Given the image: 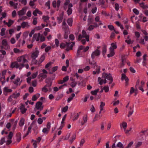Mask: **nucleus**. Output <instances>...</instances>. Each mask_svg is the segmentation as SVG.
I'll use <instances>...</instances> for the list:
<instances>
[{
	"label": "nucleus",
	"mask_w": 148,
	"mask_h": 148,
	"mask_svg": "<svg viewBox=\"0 0 148 148\" xmlns=\"http://www.w3.org/2000/svg\"><path fill=\"white\" fill-rule=\"evenodd\" d=\"M78 40L80 41L82 44L85 45L86 41H89V36L87 35L86 32L83 30L82 31V34L79 35Z\"/></svg>",
	"instance_id": "obj_1"
},
{
	"label": "nucleus",
	"mask_w": 148,
	"mask_h": 148,
	"mask_svg": "<svg viewBox=\"0 0 148 148\" xmlns=\"http://www.w3.org/2000/svg\"><path fill=\"white\" fill-rule=\"evenodd\" d=\"M27 55H25L18 57L17 61L19 64L21 69L24 66V64L27 62L28 60L26 59Z\"/></svg>",
	"instance_id": "obj_2"
},
{
	"label": "nucleus",
	"mask_w": 148,
	"mask_h": 148,
	"mask_svg": "<svg viewBox=\"0 0 148 148\" xmlns=\"http://www.w3.org/2000/svg\"><path fill=\"white\" fill-rule=\"evenodd\" d=\"M103 77H104L106 79H107L110 81L109 84H110L112 83L113 81L112 77L110 74H107L105 73H103Z\"/></svg>",
	"instance_id": "obj_3"
},
{
	"label": "nucleus",
	"mask_w": 148,
	"mask_h": 148,
	"mask_svg": "<svg viewBox=\"0 0 148 148\" xmlns=\"http://www.w3.org/2000/svg\"><path fill=\"white\" fill-rule=\"evenodd\" d=\"M121 80L122 81L125 80V86L127 87L129 85V78L126 76V75L125 73H122L121 74Z\"/></svg>",
	"instance_id": "obj_4"
},
{
	"label": "nucleus",
	"mask_w": 148,
	"mask_h": 148,
	"mask_svg": "<svg viewBox=\"0 0 148 148\" xmlns=\"http://www.w3.org/2000/svg\"><path fill=\"white\" fill-rule=\"evenodd\" d=\"M43 106L42 105V103L41 102L38 101L36 103L34 109L35 110L36 109L41 111L43 110Z\"/></svg>",
	"instance_id": "obj_5"
},
{
	"label": "nucleus",
	"mask_w": 148,
	"mask_h": 148,
	"mask_svg": "<svg viewBox=\"0 0 148 148\" xmlns=\"http://www.w3.org/2000/svg\"><path fill=\"white\" fill-rule=\"evenodd\" d=\"M10 67L12 68H16V69H18L20 70H21L22 69L19 64L17 61V62H12Z\"/></svg>",
	"instance_id": "obj_6"
},
{
	"label": "nucleus",
	"mask_w": 148,
	"mask_h": 148,
	"mask_svg": "<svg viewBox=\"0 0 148 148\" xmlns=\"http://www.w3.org/2000/svg\"><path fill=\"white\" fill-rule=\"evenodd\" d=\"M39 53V51L38 50L37 48H36L35 51L33 52L31 55V57L33 59H36L38 56Z\"/></svg>",
	"instance_id": "obj_7"
},
{
	"label": "nucleus",
	"mask_w": 148,
	"mask_h": 148,
	"mask_svg": "<svg viewBox=\"0 0 148 148\" xmlns=\"http://www.w3.org/2000/svg\"><path fill=\"white\" fill-rule=\"evenodd\" d=\"M51 125L50 122H48L47 125V128H44L42 130V132L45 134H48L51 128Z\"/></svg>",
	"instance_id": "obj_8"
},
{
	"label": "nucleus",
	"mask_w": 148,
	"mask_h": 148,
	"mask_svg": "<svg viewBox=\"0 0 148 148\" xmlns=\"http://www.w3.org/2000/svg\"><path fill=\"white\" fill-rule=\"evenodd\" d=\"M100 53V51L98 49L93 51L91 54V58L92 59L95 58V57L99 56Z\"/></svg>",
	"instance_id": "obj_9"
},
{
	"label": "nucleus",
	"mask_w": 148,
	"mask_h": 148,
	"mask_svg": "<svg viewBox=\"0 0 148 148\" xmlns=\"http://www.w3.org/2000/svg\"><path fill=\"white\" fill-rule=\"evenodd\" d=\"M13 134L12 132H10L7 137V140L6 141V144L9 145L12 143L11 139L13 136Z\"/></svg>",
	"instance_id": "obj_10"
},
{
	"label": "nucleus",
	"mask_w": 148,
	"mask_h": 148,
	"mask_svg": "<svg viewBox=\"0 0 148 148\" xmlns=\"http://www.w3.org/2000/svg\"><path fill=\"white\" fill-rule=\"evenodd\" d=\"M73 7V5L72 3H70L68 5L67 7L66 8L64 9L66 10V8H68V10L67 11V14L69 15H71L72 12V10L71 8Z\"/></svg>",
	"instance_id": "obj_11"
},
{
	"label": "nucleus",
	"mask_w": 148,
	"mask_h": 148,
	"mask_svg": "<svg viewBox=\"0 0 148 148\" xmlns=\"http://www.w3.org/2000/svg\"><path fill=\"white\" fill-rule=\"evenodd\" d=\"M27 10V8L24 7L22 10L18 11L17 12L19 16H21L24 15L25 14Z\"/></svg>",
	"instance_id": "obj_12"
},
{
	"label": "nucleus",
	"mask_w": 148,
	"mask_h": 148,
	"mask_svg": "<svg viewBox=\"0 0 148 148\" xmlns=\"http://www.w3.org/2000/svg\"><path fill=\"white\" fill-rule=\"evenodd\" d=\"M22 81L20 79L17 77L13 81L14 84L16 86H19L21 83Z\"/></svg>",
	"instance_id": "obj_13"
},
{
	"label": "nucleus",
	"mask_w": 148,
	"mask_h": 148,
	"mask_svg": "<svg viewBox=\"0 0 148 148\" xmlns=\"http://www.w3.org/2000/svg\"><path fill=\"white\" fill-rule=\"evenodd\" d=\"M2 44L5 49H8L10 46L8 45L7 40L5 39L3 40L2 42Z\"/></svg>",
	"instance_id": "obj_14"
},
{
	"label": "nucleus",
	"mask_w": 148,
	"mask_h": 148,
	"mask_svg": "<svg viewBox=\"0 0 148 148\" xmlns=\"http://www.w3.org/2000/svg\"><path fill=\"white\" fill-rule=\"evenodd\" d=\"M21 26L23 28H28L30 26L28 22L24 21L21 23Z\"/></svg>",
	"instance_id": "obj_15"
},
{
	"label": "nucleus",
	"mask_w": 148,
	"mask_h": 148,
	"mask_svg": "<svg viewBox=\"0 0 148 148\" xmlns=\"http://www.w3.org/2000/svg\"><path fill=\"white\" fill-rule=\"evenodd\" d=\"M41 34L40 33L35 34H34L33 38L34 39H36V41H38L40 40Z\"/></svg>",
	"instance_id": "obj_16"
},
{
	"label": "nucleus",
	"mask_w": 148,
	"mask_h": 148,
	"mask_svg": "<svg viewBox=\"0 0 148 148\" xmlns=\"http://www.w3.org/2000/svg\"><path fill=\"white\" fill-rule=\"evenodd\" d=\"M19 108L20 111L22 114L25 113L27 110V109L25 108V106L23 104H21V106L19 107Z\"/></svg>",
	"instance_id": "obj_17"
},
{
	"label": "nucleus",
	"mask_w": 148,
	"mask_h": 148,
	"mask_svg": "<svg viewBox=\"0 0 148 148\" xmlns=\"http://www.w3.org/2000/svg\"><path fill=\"white\" fill-rule=\"evenodd\" d=\"M12 96H13V98L16 99L19 97L20 95V93L19 92H18L17 91H15L12 95Z\"/></svg>",
	"instance_id": "obj_18"
},
{
	"label": "nucleus",
	"mask_w": 148,
	"mask_h": 148,
	"mask_svg": "<svg viewBox=\"0 0 148 148\" xmlns=\"http://www.w3.org/2000/svg\"><path fill=\"white\" fill-rule=\"evenodd\" d=\"M21 41V39H20L18 40V43L16 45V47H20L21 46H23L25 43V41L24 39L22 41Z\"/></svg>",
	"instance_id": "obj_19"
},
{
	"label": "nucleus",
	"mask_w": 148,
	"mask_h": 148,
	"mask_svg": "<svg viewBox=\"0 0 148 148\" xmlns=\"http://www.w3.org/2000/svg\"><path fill=\"white\" fill-rule=\"evenodd\" d=\"M88 120L87 116V115H85L83 117L82 120L81 122L82 125H83L87 122Z\"/></svg>",
	"instance_id": "obj_20"
},
{
	"label": "nucleus",
	"mask_w": 148,
	"mask_h": 148,
	"mask_svg": "<svg viewBox=\"0 0 148 148\" xmlns=\"http://www.w3.org/2000/svg\"><path fill=\"white\" fill-rule=\"evenodd\" d=\"M110 53L107 55V56L108 58L113 56L114 54V50L111 47L110 48Z\"/></svg>",
	"instance_id": "obj_21"
},
{
	"label": "nucleus",
	"mask_w": 148,
	"mask_h": 148,
	"mask_svg": "<svg viewBox=\"0 0 148 148\" xmlns=\"http://www.w3.org/2000/svg\"><path fill=\"white\" fill-rule=\"evenodd\" d=\"M51 88L49 87L47 85L45 86L42 89V90L44 92H47L49 90H51Z\"/></svg>",
	"instance_id": "obj_22"
},
{
	"label": "nucleus",
	"mask_w": 148,
	"mask_h": 148,
	"mask_svg": "<svg viewBox=\"0 0 148 148\" xmlns=\"http://www.w3.org/2000/svg\"><path fill=\"white\" fill-rule=\"evenodd\" d=\"M133 92L134 93V95L135 96L138 93V90L137 88L135 89L133 87H132L130 90V94H132Z\"/></svg>",
	"instance_id": "obj_23"
},
{
	"label": "nucleus",
	"mask_w": 148,
	"mask_h": 148,
	"mask_svg": "<svg viewBox=\"0 0 148 148\" xmlns=\"http://www.w3.org/2000/svg\"><path fill=\"white\" fill-rule=\"evenodd\" d=\"M9 4L11 6L13 7L14 8L16 9L18 8V3H15L12 1H10L9 2Z\"/></svg>",
	"instance_id": "obj_24"
},
{
	"label": "nucleus",
	"mask_w": 148,
	"mask_h": 148,
	"mask_svg": "<svg viewBox=\"0 0 148 148\" xmlns=\"http://www.w3.org/2000/svg\"><path fill=\"white\" fill-rule=\"evenodd\" d=\"M74 45L75 42H71V43L66 42V45L70 49H72Z\"/></svg>",
	"instance_id": "obj_25"
},
{
	"label": "nucleus",
	"mask_w": 148,
	"mask_h": 148,
	"mask_svg": "<svg viewBox=\"0 0 148 148\" xmlns=\"http://www.w3.org/2000/svg\"><path fill=\"white\" fill-rule=\"evenodd\" d=\"M120 126L121 128H123L125 131L127 127V123L126 122H123L120 124Z\"/></svg>",
	"instance_id": "obj_26"
},
{
	"label": "nucleus",
	"mask_w": 148,
	"mask_h": 148,
	"mask_svg": "<svg viewBox=\"0 0 148 148\" xmlns=\"http://www.w3.org/2000/svg\"><path fill=\"white\" fill-rule=\"evenodd\" d=\"M40 94L39 93H37L35 95H34L32 98V100L33 101H36L37 99L40 96Z\"/></svg>",
	"instance_id": "obj_27"
},
{
	"label": "nucleus",
	"mask_w": 148,
	"mask_h": 148,
	"mask_svg": "<svg viewBox=\"0 0 148 148\" xmlns=\"http://www.w3.org/2000/svg\"><path fill=\"white\" fill-rule=\"evenodd\" d=\"M4 92H12V90L9 89L8 87H5L3 89Z\"/></svg>",
	"instance_id": "obj_28"
},
{
	"label": "nucleus",
	"mask_w": 148,
	"mask_h": 148,
	"mask_svg": "<svg viewBox=\"0 0 148 148\" xmlns=\"http://www.w3.org/2000/svg\"><path fill=\"white\" fill-rule=\"evenodd\" d=\"M107 51V47L105 45H104L102 48V53L103 55L104 56Z\"/></svg>",
	"instance_id": "obj_29"
},
{
	"label": "nucleus",
	"mask_w": 148,
	"mask_h": 148,
	"mask_svg": "<svg viewBox=\"0 0 148 148\" xmlns=\"http://www.w3.org/2000/svg\"><path fill=\"white\" fill-rule=\"evenodd\" d=\"M140 6L143 9H146L148 8V6L145 5L144 2L139 3Z\"/></svg>",
	"instance_id": "obj_30"
},
{
	"label": "nucleus",
	"mask_w": 148,
	"mask_h": 148,
	"mask_svg": "<svg viewBox=\"0 0 148 148\" xmlns=\"http://www.w3.org/2000/svg\"><path fill=\"white\" fill-rule=\"evenodd\" d=\"M13 51L15 53H22L23 52V50H20L19 49L16 48H15L14 49Z\"/></svg>",
	"instance_id": "obj_31"
},
{
	"label": "nucleus",
	"mask_w": 148,
	"mask_h": 148,
	"mask_svg": "<svg viewBox=\"0 0 148 148\" xmlns=\"http://www.w3.org/2000/svg\"><path fill=\"white\" fill-rule=\"evenodd\" d=\"M49 17L48 16H42V19L46 23L49 22Z\"/></svg>",
	"instance_id": "obj_32"
},
{
	"label": "nucleus",
	"mask_w": 148,
	"mask_h": 148,
	"mask_svg": "<svg viewBox=\"0 0 148 148\" xmlns=\"http://www.w3.org/2000/svg\"><path fill=\"white\" fill-rule=\"evenodd\" d=\"M14 23V21L11 19H9L8 22L7 23V25L8 27H10Z\"/></svg>",
	"instance_id": "obj_33"
},
{
	"label": "nucleus",
	"mask_w": 148,
	"mask_h": 148,
	"mask_svg": "<svg viewBox=\"0 0 148 148\" xmlns=\"http://www.w3.org/2000/svg\"><path fill=\"white\" fill-rule=\"evenodd\" d=\"M25 119L23 118H21L19 123V125L20 127L23 126L24 124Z\"/></svg>",
	"instance_id": "obj_34"
},
{
	"label": "nucleus",
	"mask_w": 148,
	"mask_h": 148,
	"mask_svg": "<svg viewBox=\"0 0 148 148\" xmlns=\"http://www.w3.org/2000/svg\"><path fill=\"white\" fill-rule=\"evenodd\" d=\"M84 46L82 45H80L79 46L78 48L77 51V54L79 55L80 53V51L81 50L84 49Z\"/></svg>",
	"instance_id": "obj_35"
},
{
	"label": "nucleus",
	"mask_w": 148,
	"mask_h": 148,
	"mask_svg": "<svg viewBox=\"0 0 148 148\" xmlns=\"http://www.w3.org/2000/svg\"><path fill=\"white\" fill-rule=\"evenodd\" d=\"M67 23L70 26H71L72 25L73 20L71 18H69L68 19L67 21Z\"/></svg>",
	"instance_id": "obj_36"
},
{
	"label": "nucleus",
	"mask_w": 148,
	"mask_h": 148,
	"mask_svg": "<svg viewBox=\"0 0 148 148\" xmlns=\"http://www.w3.org/2000/svg\"><path fill=\"white\" fill-rule=\"evenodd\" d=\"M99 90V89H96L94 90L91 91V93L93 95H96Z\"/></svg>",
	"instance_id": "obj_37"
},
{
	"label": "nucleus",
	"mask_w": 148,
	"mask_h": 148,
	"mask_svg": "<svg viewBox=\"0 0 148 148\" xmlns=\"http://www.w3.org/2000/svg\"><path fill=\"white\" fill-rule=\"evenodd\" d=\"M6 142L5 140V137L2 138L0 140V145H2L4 143Z\"/></svg>",
	"instance_id": "obj_38"
},
{
	"label": "nucleus",
	"mask_w": 148,
	"mask_h": 148,
	"mask_svg": "<svg viewBox=\"0 0 148 148\" xmlns=\"http://www.w3.org/2000/svg\"><path fill=\"white\" fill-rule=\"evenodd\" d=\"M72 97H70L68 98L67 100V102L68 103H69L70 101H71L73 99V98L75 96V94L74 93H73L71 95Z\"/></svg>",
	"instance_id": "obj_39"
},
{
	"label": "nucleus",
	"mask_w": 148,
	"mask_h": 148,
	"mask_svg": "<svg viewBox=\"0 0 148 148\" xmlns=\"http://www.w3.org/2000/svg\"><path fill=\"white\" fill-rule=\"evenodd\" d=\"M100 109L101 110H103V108L104 106H105V103L102 101H101L100 103Z\"/></svg>",
	"instance_id": "obj_40"
},
{
	"label": "nucleus",
	"mask_w": 148,
	"mask_h": 148,
	"mask_svg": "<svg viewBox=\"0 0 148 148\" xmlns=\"http://www.w3.org/2000/svg\"><path fill=\"white\" fill-rule=\"evenodd\" d=\"M58 68V66H54L52 68V72H50L49 73L51 74L53 73L54 72H55L57 70Z\"/></svg>",
	"instance_id": "obj_41"
},
{
	"label": "nucleus",
	"mask_w": 148,
	"mask_h": 148,
	"mask_svg": "<svg viewBox=\"0 0 148 148\" xmlns=\"http://www.w3.org/2000/svg\"><path fill=\"white\" fill-rule=\"evenodd\" d=\"M68 108V107L67 106H66L65 107L62 108L61 110L62 112H66L67 111Z\"/></svg>",
	"instance_id": "obj_42"
},
{
	"label": "nucleus",
	"mask_w": 148,
	"mask_h": 148,
	"mask_svg": "<svg viewBox=\"0 0 148 148\" xmlns=\"http://www.w3.org/2000/svg\"><path fill=\"white\" fill-rule=\"evenodd\" d=\"M62 28L64 29H66L67 27V25H66L65 21H63L62 22Z\"/></svg>",
	"instance_id": "obj_43"
},
{
	"label": "nucleus",
	"mask_w": 148,
	"mask_h": 148,
	"mask_svg": "<svg viewBox=\"0 0 148 148\" xmlns=\"http://www.w3.org/2000/svg\"><path fill=\"white\" fill-rule=\"evenodd\" d=\"M100 69L99 68H98L96 69V71H94L92 72V74L94 75L96 74H98L99 73Z\"/></svg>",
	"instance_id": "obj_44"
},
{
	"label": "nucleus",
	"mask_w": 148,
	"mask_h": 148,
	"mask_svg": "<svg viewBox=\"0 0 148 148\" xmlns=\"http://www.w3.org/2000/svg\"><path fill=\"white\" fill-rule=\"evenodd\" d=\"M76 135L75 134H73L71 138V139L69 140V141L71 143H72L73 141L75 139Z\"/></svg>",
	"instance_id": "obj_45"
},
{
	"label": "nucleus",
	"mask_w": 148,
	"mask_h": 148,
	"mask_svg": "<svg viewBox=\"0 0 148 148\" xmlns=\"http://www.w3.org/2000/svg\"><path fill=\"white\" fill-rule=\"evenodd\" d=\"M39 76L40 77H42L43 78H46L47 77V75H46L44 73H40Z\"/></svg>",
	"instance_id": "obj_46"
},
{
	"label": "nucleus",
	"mask_w": 148,
	"mask_h": 148,
	"mask_svg": "<svg viewBox=\"0 0 148 148\" xmlns=\"http://www.w3.org/2000/svg\"><path fill=\"white\" fill-rule=\"evenodd\" d=\"M111 47L112 49H113L114 50V49H116L117 48V45H116V43H112L111 44Z\"/></svg>",
	"instance_id": "obj_47"
},
{
	"label": "nucleus",
	"mask_w": 148,
	"mask_h": 148,
	"mask_svg": "<svg viewBox=\"0 0 148 148\" xmlns=\"http://www.w3.org/2000/svg\"><path fill=\"white\" fill-rule=\"evenodd\" d=\"M124 38H125V42L127 43L128 44H130V39H129V36H128L127 38H126L125 36H124Z\"/></svg>",
	"instance_id": "obj_48"
},
{
	"label": "nucleus",
	"mask_w": 148,
	"mask_h": 148,
	"mask_svg": "<svg viewBox=\"0 0 148 148\" xmlns=\"http://www.w3.org/2000/svg\"><path fill=\"white\" fill-rule=\"evenodd\" d=\"M45 59V56L44 55H42L41 56L40 60L39 62H42Z\"/></svg>",
	"instance_id": "obj_49"
},
{
	"label": "nucleus",
	"mask_w": 148,
	"mask_h": 148,
	"mask_svg": "<svg viewBox=\"0 0 148 148\" xmlns=\"http://www.w3.org/2000/svg\"><path fill=\"white\" fill-rule=\"evenodd\" d=\"M133 11L136 15H138L139 14V11L136 8L134 9L133 10Z\"/></svg>",
	"instance_id": "obj_50"
},
{
	"label": "nucleus",
	"mask_w": 148,
	"mask_h": 148,
	"mask_svg": "<svg viewBox=\"0 0 148 148\" xmlns=\"http://www.w3.org/2000/svg\"><path fill=\"white\" fill-rule=\"evenodd\" d=\"M38 74V72H36V73H33L32 75V79L35 78L36 77Z\"/></svg>",
	"instance_id": "obj_51"
},
{
	"label": "nucleus",
	"mask_w": 148,
	"mask_h": 148,
	"mask_svg": "<svg viewBox=\"0 0 148 148\" xmlns=\"http://www.w3.org/2000/svg\"><path fill=\"white\" fill-rule=\"evenodd\" d=\"M142 142H138L137 143L135 146L136 148H137L140 146L142 145Z\"/></svg>",
	"instance_id": "obj_52"
},
{
	"label": "nucleus",
	"mask_w": 148,
	"mask_h": 148,
	"mask_svg": "<svg viewBox=\"0 0 148 148\" xmlns=\"http://www.w3.org/2000/svg\"><path fill=\"white\" fill-rule=\"evenodd\" d=\"M5 28H3L1 29V36H3L5 35Z\"/></svg>",
	"instance_id": "obj_53"
},
{
	"label": "nucleus",
	"mask_w": 148,
	"mask_h": 148,
	"mask_svg": "<svg viewBox=\"0 0 148 148\" xmlns=\"http://www.w3.org/2000/svg\"><path fill=\"white\" fill-rule=\"evenodd\" d=\"M51 47L50 46H48L47 47H46L45 49V52H48L51 49Z\"/></svg>",
	"instance_id": "obj_54"
},
{
	"label": "nucleus",
	"mask_w": 148,
	"mask_h": 148,
	"mask_svg": "<svg viewBox=\"0 0 148 148\" xmlns=\"http://www.w3.org/2000/svg\"><path fill=\"white\" fill-rule=\"evenodd\" d=\"M32 143H33V145L34 148H36L37 147V142L36 141L32 140Z\"/></svg>",
	"instance_id": "obj_55"
},
{
	"label": "nucleus",
	"mask_w": 148,
	"mask_h": 148,
	"mask_svg": "<svg viewBox=\"0 0 148 148\" xmlns=\"http://www.w3.org/2000/svg\"><path fill=\"white\" fill-rule=\"evenodd\" d=\"M52 63L51 62H49L45 66V68L46 69H48L49 67H50L51 64H52Z\"/></svg>",
	"instance_id": "obj_56"
},
{
	"label": "nucleus",
	"mask_w": 148,
	"mask_h": 148,
	"mask_svg": "<svg viewBox=\"0 0 148 148\" xmlns=\"http://www.w3.org/2000/svg\"><path fill=\"white\" fill-rule=\"evenodd\" d=\"M12 113H6L3 116H6L7 118L10 117L12 115Z\"/></svg>",
	"instance_id": "obj_57"
},
{
	"label": "nucleus",
	"mask_w": 148,
	"mask_h": 148,
	"mask_svg": "<svg viewBox=\"0 0 148 148\" xmlns=\"http://www.w3.org/2000/svg\"><path fill=\"white\" fill-rule=\"evenodd\" d=\"M106 82L107 81L106 79H105L104 80L102 79L100 81L99 84L100 85H102L103 83H104V84H106Z\"/></svg>",
	"instance_id": "obj_58"
},
{
	"label": "nucleus",
	"mask_w": 148,
	"mask_h": 148,
	"mask_svg": "<svg viewBox=\"0 0 148 148\" xmlns=\"http://www.w3.org/2000/svg\"><path fill=\"white\" fill-rule=\"evenodd\" d=\"M32 128V126L31 125L28 128L27 132L26 134V135H28L31 132V130Z\"/></svg>",
	"instance_id": "obj_59"
},
{
	"label": "nucleus",
	"mask_w": 148,
	"mask_h": 148,
	"mask_svg": "<svg viewBox=\"0 0 148 148\" xmlns=\"http://www.w3.org/2000/svg\"><path fill=\"white\" fill-rule=\"evenodd\" d=\"M108 29L111 31L114 30V27L112 25H109L108 26Z\"/></svg>",
	"instance_id": "obj_60"
},
{
	"label": "nucleus",
	"mask_w": 148,
	"mask_h": 148,
	"mask_svg": "<svg viewBox=\"0 0 148 148\" xmlns=\"http://www.w3.org/2000/svg\"><path fill=\"white\" fill-rule=\"evenodd\" d=\"M37 18H33V24L34 25H36L37 23Z\"/></svg>",
	"instance_id": "obj_61"
},
{
	"label": "nucleus",
	"mask_w": 148,
	"mask_h": 148,
	"mask_svg": "<svg viewBox=\"0 0 148 148\" xmlns=\"http://www.w3.org/2000/svg\"><path fill=\"white\" fill-rule=\"evenodd\" d=\"M13 96H12V95H10L7 99V101L8 102H10L12 101L13 99Z\"/></svg>",
	"instance_id": "obj_62"
},
{
	"label": "nucleus",
	"mask_w": 148,
	"mask_h": 148,
	"mask_svg": "<svg viewBox=\"0 0 148 148\" xmlns=\"http://www.w3.org/2000/svg\"><path fill=\"white\" fill-rule=\"evenodd\" d=\"M85 142V140L84 138L82 139L80 141V146H82Z\"/></svg>",
	"instance_id": "obj_63"
},
{
	"label": "nucleus",
	"mask_w": 148,
	"mask_h": 148,
	"mask_svg": "<svg viewBox=\"0 0 148 148\" xmlns=\"http://www.w3.org/2000/svg\"><path fill=\"white\" fill-rule=\"evenodd\" d=\"M69 38L71 40H73L75 39L74 36L73 34H71L69 35Z\"/></svg>",
	"instance_id": "obj_64"
}]
</instances>
